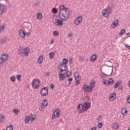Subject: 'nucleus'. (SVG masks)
<instances>
[{
  "instance_id": "f257e3e1",
  "label": "nucleus",
  "mask_w": 130,
  "mask_h": 130,
  "mask_svg": "<svg viewBox=\"0 0 130 130\" xmlns=\"http://www.w3.org/2000/svg\"><path fill=\"white\" fill-rule=\"evenodd\" d=\"M59 11L58 16L61 20L56 19L55 20V24L57 26H62L63 25L62 21H68L70 18L71 9L66 7L64 5H61L59 7Z\"/></svg>"
},
{
  "instance_id": "f03ea898",
  "label": "nucleus",
  "mask_w": 130,
  "mask_h": 130,
  "mask_svg": "<svg viewBox=\"0 0 130 130\" xmlns=\"http://www.w3.org/2000/svg\"><path fill=\"white\" fill-rule=\"evenodd\" d=\"M58 76L60 81H64L66 78H70L72 76V72L69 71L68 66L60 64L58 68Z\"/></svg>"
},
{
  "instance_id": "7ed1b4c3",
  "label": "nucleus",
  "mask_w": 130,
  "mask_h": 130,
  "mask_svg": "<svg viewBox=\"0 0 130 130\" xmlns=\"http://www.w3.org/2000/svg\"><path fill=\"white\" fill-rule=\"evenodd\" d=\"M90 107L91 103L86 102L83 104V105L82 104H79L77 106V110H78L79 113H82L83 109L84 111H86L88 109H90Z\"/></svg>"
},
{
  "instance_id": "20e7f679",
  "label": "nucleus",
  "mask_w": 130,
  "mask_h": 130,
  "mask_svg": "<svg viewBox=\"0 0 130 130\" xmlns=\"http://www.w3.org/2000/svg\"><path fill=\"white\" fill-rule=\"evenodd\" d=\"M112 13V8L110 7L107 9H104L102 11V15L105 18H108V16L109 14H111Z\"/></svg>"
},
{
  "instance_id": "39448f33",
  "label": "nucleus",
  "mask_w": 130,
  "mask_h": 130,
  "mask_svg": "<svg viewBox=\"0 0 130 130\" xmlns=\"http://www.w3.org/2000/svg\"><path fill=\"white\" fill-rule=\"evenodd\" d=\"M39 86H41L40 80L39 79H34L32 82V87L34 89H38Z\"/></svg>"
},
{
  "instance_id": "423d86ee",
  "label": "nucleus",
  "mask_w": 130,
  "mask_h": 130,
  "mask_svg": "<svg viewBox=\"0 0 130 130\" xmlns=\"http://www.w3.org/2000/svg\"><path fill=\"white\" fill-rule=\"evenodd\" d=\"M60 115V111H59V109H56L53 112V115L52 116V119L54 120L55 118H57Z\"/></svg>"
},
{
  "instance_id": "0eeeda50",
  "label": "nucleus",
  "mask_w": 130,
  "mask_h": 130,
  "mask_svg": "<svg viewBox=\"0 0 130 130\" xmlns=\"http://www.w3.org/2000/svg\"><path fill=\"white\" fill-rule=\"evenodd\" d=\"M74 77L75 78L76 85H80V81H81V77H80V74H79V73L77 72L74 73Z\"/></svg>"
},
{
  "instance_id": "6e6552de",
  "label": "nucleus",
  "mask_w": 130,
  "mask_h": 130,
  "mask_svg": "<svg viewBox=\"0 0 130 130\" xmlns=\"http://www.w3.org/2000/svg\"><path fill=\"white\" fill-rule=\"evenodd\" d=\"M40 94L42 96H47L48 94V88L47 87H43L42 88Z\"/></svg>"
},
{
  "instance_id": "1a4fd4ad",
  "label": "nucleus",
  "mask_w": 130,
  "mask_h": 130,
  "mask_svg": "<svg viewBox=\"0 0 130 130\" xmlns=\"http://www.w3.org/2000/svg\"><path fill=\"white\" fill-rule=\"evenodd\" d=\"M7 13V6L5 5H3L2 7H0V15L3 16Z\"/></svg>"
},
{
  "instance_id": "9d476101",
  "label": "nucleus",
  "mask_w": 130,
  "mask_h": 130,
  "mask_svg": "<svg viewBox=\"0 0 130 130\" xmlns=\"http://www.w3.org/2000/svg\"><path fill=\"white\" fill-rule=\"evenodd\" d=\"M82 21H83V17L79 16L75 19V20L74 21V24L76 26H78V25H80V24H81V23H82Z\"/></svg>"
},
{
  "instance_id": "9b49d317",
  "label": "nucleus",
  "mask_w": 130,
  "mask_h": 130,
  "mask_svg": "<svg viewBox=\"0 0 130 130\" xmlns=\"http://www.w3.org/2000/svg\"><path fill=\"white\" fill-rule=\"evenodd\" d=\"M82 89H83L85 92H89V93H92V91H93V89L90 86L86 84L83 85Z\"/></svg>"
},
{
  "instance_id": "f8f14e48",
  "label": "nucleus",
  "mask_w": 130,
  "mask_h": 130,
  "mask_svg": "<svg viewBox=\"0 0 130 130\" xmlns=\"http://www.w3.org/2000/svg\"><path fill=\"white\" fill-rule=\"evenodd\" d=\"M18 54L20 55V56H24V50H23V49L21 47L18 49Z\"/></svg>"
},
{
  "instance_id": "ddd939ff",
  "label": "nucleus",
  "mask_w": 130,
  "mask_h": 130,
  "mask_svg": "<svg viewBox=\"0 0 130 130\" xmlns=\"http://www.w3.org/2000/svg\"><path fill=\"white\" fill-rule=\"evenodd\" d=\"M8 57H9V55L8 54H3L1 56V59L5 62V61L8 59Z\"/></svg>"
},
{
  "instance_id": "4468645a",
  "label": "nucleus",
  "mask_w": 130,
  "mask_h": 130,
  "mask_svg": "<svg viewBox=\"0 0 130 130\" xmlns=\"http://www.w3.org/2000/svg\"><path fill=\"white\" fill-rule=\"evenodd\" d=\"M118 24H119V22H118V20H117L114 22H113L111 24V27L112 28H115V27H117V26H118Z\"/></svg>"
},
{
  "instance_id": "2eb2a0df",
  "label": "nucleus",
  "mask_w": 130,
  "mask_h": 130,
  "mask_svg": "<svg viewBox=\"0 0 130 130\" xmlns=\"http://www.w3.org/2000/svg\"><path fill=\"white\" fill-rule=\"evenodd\" d=\"M30 51V49L29 48V47H26L24 50H23V52L24 53V55H25V56H28V55H29V52Z\"/></svg>"
},
{
  "instance_id": "dca6fc26",
  "label": "nucleus",
  "mask_w": 130,
  "mask_h": 130,
  "mask_svg": "<svg viewBox=\"0 0 130 130\" xmlns=\"http://www.w3.org/2000/svg\"><path fill=\"white\" fill-rule=\"evenodd\" d=\"M19 34L20 37H22V38H24L26 36V33H25L24 31L22 29L19 30Z\"/></svg>"
},
{
  "instance_id": "f3484780",
  "label": "nucleus",
  "mask_w": 130,
  "mask_h": 130,
  "mask_svg": "<svg viewBox=\"0 0 130 130\" xmlns=\"http://www.w3.org/2000/svg\"><path fill=\"white\" fill-rule=\"evenodd\" d=\"M97 59V55L96 54H93L90 57V61L92 62H94Z\"/></svg>"
},
{
  "instance_id": "a211bd4d",
  "label": "nucleus",
  "mask_w": 130,
  "mask_h": 130,
  "mask_svg": "<svg viewBox=\"0 0 130 130\" xmlns=\"http://www.w3.org/2000/svg\"><path fill=\"white\" fill-rule=\"evenodd\" d=\"M122 84V81H118L114 85V88L115 89H117V88H118V87H119V86H120V85H121Z\"/></svg>"
},
{
  "instance_id": "6ab92c4d",
  "label": "nucleus",
  "mask_w": 130,
  "mask_h": 130,
  "mask_svg": "<svg viewBox=\"0 0 130 130\" xmlns=\"http://www.w3.org/2000/svg\"><path fill=\"white\" fill-rule=\"evenodd\" d=\"M42 104L43 107H44L45 106H47V105H48V101H47L46 99L44 100L42 102Z\"/></svg>"
},
{
  "instance_id": "aec40b11",
  "label": "nucleus",
  "mask_w": 130,
  "mask_h": 130,
  "mask_svg": "<svg viewBox=\"0 0 130 130\" xmlns=\"http://www.w3.org/2000/svg\"><path fill=\"white\" fill-rule=\"evenodd\" d=\"M116 98V93H112L109 96V100L111 101V99L114 100Z\"/></svg>"
},
{
  "instance_id": "412c9836",
  "label": "nucleus",
  "mask_w": 130,
  "mask_h": 130,
  "mask_svg": "<svg viewBox=\"0 0 130 130\" xmlns=\"http://www.w3.org/2000/svg\"><path fill=\"white\" fill-rule=\"evenodd\" d=\"M43 59H44L43 55L40 56L38 59V63H42V61H43Z\"/></svg>"
},
{
  "instance_id": "4be33fe9",
  "label": "nucleus",
  "mask_w": 130,
  "mask_h": 130,
  "mask_svg": "<svg viewBox=\"0 0 130 130\" xmlns=\"http://www.w3.org/2000/svg\"><path fill=\"white\" fill-rule=\"evenodd\" d=\"M114 83V80L112 78H109L108 81V85H113Z\"/></svg>"
},
{
  "instance_id": "5701e85b",
  "label": "nucleus",
  "mask_w": 130,
  "mask_h": 130,
  "mask_svg": "<svg viewBox=\"0 0 130 130\" xmlns=\"http://www.w3.org/2000/svg\"><path fill=\"white\" fill-rule=\"evenodd\" d=\"M40 6V2L39 1H37L36 3H35L34 5V7L36 9H37V8H38V7H39Z\"/></svg>"
},
{
  "instance_id": "b1692460",
  "label": "nucleus",
  "mask_w": 130,
  "mask_h": 130,
  "mask_svg": "<svg viewBox=\"0 0 130 130\" xmlns=\"http://www.w3.org/2000/svg\"><path fill=\"white\" fill-rule=\"evenodd\" d=\"M69 62V60L67 58H64L62 59V63H61L60 64L66 66Z\"/></svg>"
},
{
  "instance_id": "393cba45",
  "label": "nucleus",
  "mask_w": 130,
  "mask_h": 130,
  "mask_svg": "<svg viewBox=\"0 0 130 130\" xmlns=\"http://www.w3.org/2000/svg\"><path fill=\"white\" fill-rule=\"evenodd\" d=\"M30 119H31V117L27 116L24 120L25 123H28L29 121H30Z\"/></svg>"
},
{
  "instance_id": "a878e982",
  "label": "nucleus",
  "mask_w": 130,
  "mask_h": 130,
  "mask_svg": "<svg viewBox=\"0 0 130 130\" xmlns=\"http://www.w3.org/2000/svg\"><path fill=\"white\" fill-rule=\"evenodd\" d=\"M55 55V52H51L49 53V57L51 59L53 58L54 57V55Z\"/></svg>"
},
{
  "instance_id": "bb28decb",
  "label": "nucleus",
  "mask_w": 130,
  "mask_h": 130,
  "mask_svg": "<svg viewBox=\"0 0 130 130\" xmlns=\"http://www.w3.org/2000/svg\"><path fill=\"white\" fill-rule=\"evenodd\" d=\"M4 119H5V116L3 115V114H0V122L3 123L4 122Z\"/></svg>"
},
{
  "instance_id": "cd10ccee",
  "label": "nucleus",
  "mask_w": 130,
  "mask_h": 130,
  "mask_svg": "<svg viewBox=\"0 0 130 130\" xmlns=\"http://www.w3.org/2000/svg\"><path fill=\"white\" fill-rule=\"evenodd\" d=\"M37 18L38 20H41V19H42V13H38L37 15Z\"/></svg>"
},
{
  "instance_id": "c85d7f7f",
  "label": "nucleus",
  "mask_w": 130,
  "mask_h": 130,
  "mask_svg": "<svg viewBox=\"0 0 130 130\" xmlns=\"http://www.w3.org/2000/svg\"><path fill=\"white\" fill-rule=\"evenodd\" d=\"M7 42V38H4L3 39H1V44H4Z\"/></svg>"
},
{
  "instance_id": "c756f323",
  "label": "nucleus",
  "mask_w": 130,
  "mask_h": 130,
  "mask_svg": "<svg viewBox=\"0 0 130 130\" xmlns=\"http://www.w3.org/2000/svg\"><path fill=\"white\" fill-rule=\"evenodd\" d=\"M119 125L118 123H115L113 124V128L114 129H118Z\"/></svg>"
},
{
  "instance_id": "7c9ffc66",
  "label": "nucleus",
  "mask_w": 130,
  "mask_h": 130,
  "mask_svg": "<svg viewBox=\"0 0 130 130\" xmlns=\"http://www.w3.org/2000/svg\"><path fill=\"white\" fill-rule=\"evenodd\" d=\"M125 33V29H123L120 31V32L119 33V36H122L123 34Z\"/></svg>"
},
{
  "instance_id": "2f4dec72",
  "label": "nucleus",
  "mask_w": 130,
  "mask_h": 130,
  "mask_svg": "<svg viewBox=\"0 0 130 130\" xmlns=\"http://www.w3.org/2000/svg\"><path fill=\"white\" fill-rule=\"evenodd\" d=\"M52 12L53 14H57V9L54 8L52 9Z\"/></svg>"
},
{
  "instance_id": "473e14b6",
  "label": "nucleus",
  "mask_w": 130,
  "mask_h": 130,
  "mask_svg": "<svg viewBox=\"0 0 130 130\" xmlns=\"http://www.w3.org/2000/svg\"><path fill=\"white\" fill-rule=\"evenodd\" d=\"M90 88L92 89V88H94V87H95V81L90 82Z\"/></svg>"
},
{
  "instance_id": "72a5a7b5",
  "label": "nucleus",
  "mask_w": 130,
  "mask_h": 130,
  "mask_svg": "<svg viewBox=\"0 0 130 130\" xmlns=\"http://www.w3.org/2000/svg\"><path fill=\"white\" fill-rule=\"evenodd\" d=\"M54 36H58L59 35V32L58 31L55 30L53 31Z\"/></svg>"
},
{
  "instance_id": "f704fd0d",
  "label": "nucleus",
  "mask_w": 130,
  "mask_h": 130,
  "mask_svg": "<svg viewBox=\"0 0 130 130\" xmlns=\"http://www.w3.org/2000/svg\"><path fill=\"white\" fill-rule=\"evenodd\" d=\"M10 80L11 82H16V77H15V76H12L10 78Z\"/></svg>"
},
{
  "instance_id": "c9c22d12",
  "label": "nucleus",
  "mask_w": 130,
  "mask_h": 130,
  "mask_svg": "<svg viewBox=\"0 0 130 130\" xmlns=\"http://www.w3.org/2000/svg\"><path fill=\"white\" fill-rule=\"evenodd\" d=\"M122 113L123 115H124V114H125V113H127V110H126V109H123L122 110Z\"/></svg>"
},
{
  "instance_id": "e433bc0d",
  "label": "nucleus",
  "mask_w": 130,
  "mask_h": 130,
  "mask_svg": "<svg viewBox=\"0 0 130 130\" xmlns=\"http://www.w3.org/2000/svg\"><path fill=\"white\" fill-rule=\"evenodd\" d=\"M83 100H85V101H90V98L89 96L87 95L84 99H83Z\"/></svg>"
},
{
  "instance_id": "4c0bfd02",
  "label": "nucleus",
  "mask_w": 130,
  "mask_h": 130,
  "mask_svg": "<svg viewBox=\"0 0 130 130\" xmlns=\"http://www.w3.org/2000/svg\"><path fill=\"white\" fill-rule=\"evenodd\" d=\"M106 82H107V80L106 79L103 80V84H104V85H105V86H108V82L107 83Z\"/></svg>"
},
{
  "instance_id": "58836bf2",
  "label": "nucleus",
  "mask_w": 130,
  "mask_h": 130,
  "mask_svg": "<svg viewBox=\"0 0 130 130\" xmlns=\"http://www.w3.org/2000/svg\"><path fill=\"white\" fill-rule=\"evenodd\" d=\"M103 126V124L101 122L99 123L98 125L99 128H102Z\"/></svg>"
},
{
  "instance_id": "ea45409f",
  "label": "nucleus",
  "mask_w": 130,
  "mask_h": 130,
  "mask_svg": "<svg viewBox=\"0 0 130 130\" xmlns=\"http://www.w3.org/2000/svg\"><path fill=\"white\" fill-rule=\"evenodd\" d=\"M21 77H22V75H18L17 76V79L18 80V81H21Z\"/></svg>"
},
{
  "instance_id": "a19ab883",
  "label": "nucleus",
  "mask_w": 130,
  "mask_h": 130,
  "mask_svg": "<svg viewBox=\"0 0 130 130\" xmlns=\"http://www.w3.org/2000/svg\"><path fill=\"white\" fill-rule=\"evenodd\" d=\"M13 112H14V113H15V114H18V113H19V110L14 109L13 110Z\"/></svg>"
},
{
  "instance_id": "79ce46f5",
  "label": "nucleus",
  "mask_w": 130,
  "mask_h": 130,
  "mask_svg": "<svg viewBox=\"0 0 130 130\" xmlns=\"http://www.w3.org/2000/svg\"><path fill=\"white\" fill-rule=\"evenodd\" d=\"M4 29H5V26L4 25L0 26V32H2V31H3Z\"/></svg>"
},
{
  "instance_id": "37998d69",
  "label": "nucleus",
  "mask_w": 130,
  "mask_h": 130,
  "mask_svg": "<svg viewBox=\"0 0 130 130\" xmlns=\"http://www.w3.org/2000/svg\"><path fill=\"white\" fill-rule=\"evenodd\" d=\"M79 59L80 60H81L82 61H83V60H85V58L83 56H79Z\"/></svg>"
},
{
  "instance_id": "c03bdc74",
  "label": "nucleus",
  "mask_w": 130,
  "mask_h": 130,
  "mask_svg": "<svg viewBox=\"0 0 130 130\" xmlns=\"http://www.w3.org/2000/svg\"><path fill=\"white\" fill-rule=\"evenodd\" d=\"M33 115H34V116L31 117L30 118H31V120L34 121V120H35V119L36 118V116L35 114H34Z\"/></svg>"
},
{
  "instance_id": "a18cd8bd",
  "label": "nucleus",
  "mask_w": 130,
  "mask_h": 130,
  "mask_svg": "<svg viewBox=\"0 0 130 130\" xmlns=\"http://www.w3.org/2000/svg\"><path fill=\"white\" fill-rule=\"evenodd\" d=\"M127 102L128 104H130V95L127 98Z\"/></svg>"
},
{
  "instance_id": "49530a36",
  "label": "nucleus",
  "mask_w": 130,
  "mask_h": 130,
  "mask_svg": "<svg viewBox=\"0 0 130 130\" xmlns=\"http://www.w3.org/2000/svg\"><path fill=\"white\" fill-rule=\"evenodd\" d=\"M49 72H46L45 73V76H44V77H48V76H49Z\"/></svg>"
},
{
  "instance_id": "de8ad7c7",
  "label": "nucleus",
  "mask_w": 130,
  "mask_h": 130,
  "mask_svg": "<svg viewBox=\"0 0 130 130\" xmlns=\"http://www.w3.org/2000/svg\"><path fill=\"white\" fill-rule=\"evenodd\" d=\"M73 58H70L69 63H70V64H72V63H73Z\"/></svg>"
},
{
  "instance_id": "09e8293b",
  "label": "nucleus",
  "mask_w": 130,
  "mask_h": 130,
  "mask_svg": "<svg viewBox=\"0 0 130 130\" xmlns=\"http://www.w3.org/2000/svg\"><path fill=\"white\" fill-rule=\"evenodd\" d=\"M125 47H126V48H127V49H129L130 50V46L128 45H125Z\"/></svg>"
},
{
  "instance_id": "8fccbe9b",
  "label": "nucleus",
  "mask_w": 130,
  "mask_h": 130,
  "mask_svg": "<svg viewBox=\"0 0 130 130\" xmlns=\"http://www.w3.org/2000/svg\"><path fill=\"white\" fill-rule=\"evenodd\" d=\"M50 88L51 89H54V85L53 84H51Z\"/></svg>"
},
{
  "instance_id": "3c124183",
  "label": "nucleus",
  "mask_w": 130,
  "mask_h": 130,
  "mask_svg": "<svg viewBox=\"0 0 130 130\" xmlns=\"http://www.w3.org/2000/svg\"><path fill=\"white\" fill-rule=\"evenodd\" d=\"M54 43V39H52L51 41H50V44H53V43Z\"/></svg>"
},
{
  "instance_id": "603ef678",
  "label": "nucleus",
  "mask_w": 130,
  "mask_h": 130,
  "mask_svg": "<svg viewBox=\"0 0 130 130\" xmlns=\"http://www.w3.org/2000/svg\"><path fill=\"white\" fill-rule=\"evenodd\" d=\"M40 110H43V105L41 106L39 108Z\"/></svg>"
},
{
  "instance_id": "864d4df0",
  "label": "nucleus",
  "mask_w": 130,
  "mask_h": 130,
  "mask_svg": "<svg viewBox=\"0 0 130 130\" xmlns=\"http://www.w3.org/2000/svg\"><path fill=\"white\" fill-rule=\"evenodd\" d=\"M3 62H4V61L2 59V58H0V64H2Z\"/></svg>"
},
{
  "instance_id": "5fc2aeb1",
  "label": "nucleus",
  "mask_w": 130,
  "mask_h": 130,
  "mask_svg": "<svg viewBox=\"0 0 130 130\" xmlns=\"http://www.w3.org/2000/svg\"><path fill=\"white\" fill-rule=\"evenodd\" d=\"M98 121H100L101 120V116H99L98 118Z\"/></svg>"
},
{
  "instance_id": "6e6d98bb",
  "label": "nucleus",
  "mask_w": 130,
  "mask_h": 130,
  "mask_svg": "<svg viewBox=\"0 0 130 130\" xmlns=\"http://www.w3.org/2000/svg\"><path fill=\"white\" fill-rule=\"evenodd\" d=\"M102 74H103V75H104L105 77H108V75H107L106 74L104 73L103 72H102Z\"/></svg>"
},
{
  "instance_id": "4d7b16f0",
  "label": "nucleus",
  "mask_w": 130,
  "mask_h": 130,
  "mask_svg": "<svg viewBox=\"0 0 130 130\" xmlns=\"http://www.w3.org/2000/svg\"><path fill=\"white\" fill-rule=\"evenodd\" d=\"M123 88V87H122V86H119L118 87L119 90H122Z\"/></svg>"
},
{
  "instance_id": "13d9d810",
  "label": "nucleus",
  "mask_w": 130,
  "mask_h": 130,
  "mask_svg": "<svg viewBox=\"0 0 130 130\" xmlns=\"http://www.w3.org/2000/svg\"><path fill=\"white\" fill-rule=\"evenodd\" d=\"M69 82H72L73 81V78H70L68 80Z\"/></svg>"
},
{
  "instance_id": "bf43d9fd",
  "label": "nucleus",
  "mask_w": 130,
  "mask_h": 130,
  "mask_svg": "<svg viewBox=\"0 0 130 130\" xmlns=\"http://www.w3.org/2000/svg\"><path fill=\"white\" fill-rule=\"evenodd\" d=\"M68 36H69V37H72L73 36V34H68Z\"/></svg>"
},
{
  "instance_id": "052dcab7",
  "label": "nucleus",
  "mask_w": 130,
  "mask_h": 130,
  "mask_svg": "<svg viewBox=\"0 0 130 130\" xmlns=\"http://www.w3.org/2000/svg\"><path fill=\"white\" fill-rule=\"evenodd\" d=\"M128 86L129 88H130V80L128 83Z\"/></svg>"
},
{
  "instance_id": "680f3d73",
  "label": "nucleus",
  "mask_w": 130,
  "mask_h": 130,
  "mask_svg": "<svg viewBox=\"0 0 130 130\" xmlns=\"http://www.w3.org/2000/svg\"><path fill=\"white\" fill-rule=\"evenodd\" d=\"M129 35H130V32H128L126 34L127 36H129Z\"/></svg>"
},
{
  "instance_id": "e2e57ef3",
  "label": "nucleus",
  "mask_w": 130,
  "mask_h": 130,
  "mask_svg": "<svg viewBox=\"0 0 130 130\" xmlns=\"http://www.w3.org/2000/svg\"><path fill=\"white\" fill-rule=\"evenodd\" d=\"M101 78H103V79H104V78H105V77H104V76H103V75H101Z\"/></svg>"
},
{
  "instance_id": "0e129e2a",
  "label": "nucleus",
  "mask_w": 130,
  "mask_h": 130,
  "mask_svg": "<svg viewBox=\"0 0 130 130\" xmlns=\"http://www.w3.org/2000/svg\"><path fill=\"white\" fill-rule=\"evenodd\" d=\"M117 68H119V64H118V63H117Z\"/></svg>"
},
{
  "instance_id": "69168bd1",
  "label": "nucleus",
  "mask_w": 130,
  "mask_h": 130,
  "mask_svg": "<svg viewBox=\"0 0 130 130\" xmlns=\"http://www.w3.org/2000/svg\"><path fill=\"white\" fill-rule=\"evenodd\" d=\"M27 35V36H28V35H30V33H26V34H25V35Z\"/></svg>"
},
{
  "instance_id": "338daca9",
  "label": "nucleus",
  "mask_w": 130,
  "mask_h": 130,
  "mask_svg": "<svg viewBox=\"0 0 130 130\" xmlns=\"http://www.w3.org/2000/svg\"><path fill=\"white\" fill-rule=\"evenodd\" d=\"M3 5H4V4H2L1 3H0V8L3 6Z\"/></svg>"
},
{
  "instance_id": "774afa93",
  "label": "nucleus",
  "mask_w": 130,
  "mask_h": 130,
  "mask_svg": "<svg viewBox=\"0 0 130 130\" xmlns=\"http://www.w3.org/2000/svg\"><path fill=\"white\" fill-rule=\"evenodd\" d=\"M69 86H71V82H69Z\"/></svg>"
}]
</instances>
